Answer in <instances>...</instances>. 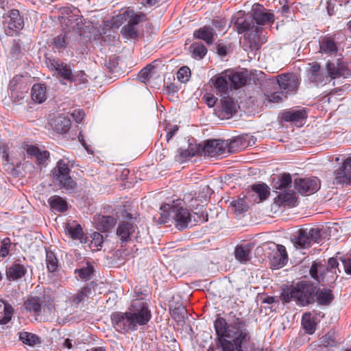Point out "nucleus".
<instances>
[{
    "instance_id": "obj_30",
    "label": "nucleus",
    "mask_w": 351,
    "mask_h": 351,
    "mask_svg": "<svg viewBox=\"0 0 351 351\" xmlns=\"http://www.w3.org/2000/svg\"><path fill=\"white\" fill-rule=\"evenodd\" d=\"M31 97L33 101L42 104L47 99V88L44 84H34L31 90Z\"/></svg>"
},
{
    "instance_id": "obj_50",
    "label": "nucleus",
    "mask_w": 351,
    "mask_h": 351,
    "mask_svg": "<svg viewBox=\"0 0 351 351\" xmlns=\"http://www.w3.org/2000/svg\"><path fill=\"white\" fill-rule=\"evenodd\" d=\"M278 201L288 206H295L297 201L295 193L292 191L281 193L278 195Z\"/></svg>"
},
{
    "instance_id": "obj_57",
    "label": "nucleus",
    "mask_w": 351,
    "mask_h": 351,
    "mask_svg": "<svg viewBox=\"0 0 351 351\" xmlns=\"http://www.w3.org/2000/svg\"><path fill=\"white\" fill-rule=\"evenodd\" d=\"M190 74V69L186 66H183L178 71V79L182 82H186L189 80Z\"/></svg>"
},
{
    "instance_id": "obj_33",
    "label": "nucleus",
    "mask_w": 351,
    "mask_h": 351,
    "mask_svg": "<svg viewBox=\"0 0 351 351\" xmlns=\"http://www.w3.org/2000/svg\"><path fill=\"white\" fill-rule=\"evenodd\" d=\"M333 300L334 295L330 289H327L326 288L319 289L317 287L315 302H317L319 305H329Z\"/></svg>"
},
{
    "instance_id": "obj_22",
    "label": "nucleus",
    "mask_w": 351,
    "mask_h": 351,
    "mask_svg": "<svg viewBox=\"0 0 351 351\" xmlns=\"http://www.w3.org/2000/svg\"><path fill=\"white\" fill-rule=\"evenodd\" d=\"M215 35V30L210 25H204L193 32L194 38L204 40L208 45L214 43Z\"/></svg>"
},
{
    "instance_id": "obj_58",
    "label": "nucleus",
    "mask_w": 351,
    "mask_h": 351,
    "mask_svg": "<svg viewBox=\"0 0 351 351\" xmlns=\"http://www.w3.org/2000/svg\"><path fill=\"white\" fill-rule=\"evenodd\" d=\"M186 313V310L184 307L176 308L173 311L172 317L176 322H180L184 319Z\"/></svg>"
},
{
    "instance_id": "obj_16",
    "label": "nucleus",
    "mask_w": 351,
    "mask_h": 351,
    "mask_svg": "<svg viewBox=\"0 0 351 351\" xmlns=\"http://www.w3.org/2000/svg\"><path fill=\"white\" fill-rule=\"evenodd\" d=\"M336 184H349L351 181V156H348L342 165L334 171Z\"/></svg>"
},
{
    "instance_id": "obj_25",
    "label": "nucleus",
    "mask_w": 351,
    "mask_h": 351,
    "mask_svg": "<svg viewBox=\"0 0 351 351\" xmlns=\"http://www.w3.org/2000/svg\"><path fill=\"white\" fill-rule=\"evenodd\" d=\"M301 322L303 328L308 334H313L317 326V313L314 311L304 313Z\"/></svg>"
},
{
    "instance_id": "obj_7",
    "label": "nucleus",
    "mask_w": 351,
    "mask_h": 351,
    "mask_svg": "<svg viewBox=\"0 0 351 351\" xmlns=\"http://www.w3.org/2000/svg\"><path fill=\"white\" fill-rule=\"evenodd\" d=\"M234 27L239 34L249 32L246 39L250 44H256L260 41V35L262 34L263 27L256 25L251 15L239 16L234 21Z\"/></svg>"
},
{
    "instance_id": "obj_28",
    "label": "nucleus",
    "mask_w": 351,
    "mask_h": 351,
    "mask_svg": "<svg viewBox=\"0 0 351 351\" xmlns=\"http://www.w3.org/2000/svg\"><path fill=\"white\" fill-rule=\"evenodd\" d=\"M252 250L251 245H238L234 249V257L241 263L245 264L251 258L250 252Z\"/></svg>"
},
{
    "instance_id": "obj_37",
    "label": "nucleus",
    "mask_w": 351,
    "mask_h": 351,
    "mask_svg": "<svg viewBox=\"0 0 351 351\" xmlns=\"http://www.w3.org/2000/svg\"><path fill=\"white\" fill-rule=\"evenodd\" d=\"M221 112L224 116L230 117L237 112L236 105L232 98L224 96L221 100Z\"/></svg>"
},
{
    "instance_id": "obj_18",
    "label": "nucleus",
    "mask_w": 351,
    "mask_h": 351,
    "mask_svg": "<svg viewBox=\"0 0 351 351\" xmlns=\"http://www.w3.org/2000/svg\"><path fill=\"white\" fill-rule=\"evenodd\" d=\"M277 82L280 88L289 92L295 91L299 84L298 77L293 73H283L277 76Z\"/></svg>"
},
{
    "instance_id": "obj_5",
    "label": "nucleus",
    "mask_w": 351,
    "mask_h": 351,
    "mask_svg": "<svg viewBox=\"0 0 351 351\" xmlns=\"http://www.w3.org/2000/svg\"><path fill=\"white\" fill-rule=\"evenodd\" d=\"M171 212L173 214L175 226L180 230L188 228L189 225L192 226L195 225V223H204L208 220V214L204 215L203 211L195 212L191 215L187 208L173 207Z\"/></svg>"
},
{
    "instance_id": "obj_19",
    "label": "nucleus",
    "mask_w": 351,
    "mask_h": 351,
    "mask_svg": "<svg viewBox=\"0 0 351 351\" xmlns=\"http://www.w3.org/2000/svg\"><path fill=\"white\" fill-rule=\"evenodd\" d=\"M27 154L31 158H35L38 165L46 167L50 161V153L47 150H40L38 147L29 145L26 149Z\"/></svg>"
},
{
    "instance_id": "obj_60",
    "label": "nucleus",
    "mask_w": 351,
    "mask_h": 351,
    "mask_svg": "<svg viewBox=\"0 0 351 351\" xmlns=\"http://www.w3.org/2000/svg\"><path fill=\"white\" fill-rule=\"evenodd\" d=\"M92 240H91V244L93 245L95 247H101L103 243V236L97 232H95L91 235Z\"/></svg>"
},
{
    "instance_id": "obj_23",
    "label": "nucleus",
    "mask_w": 351,
    "mask_h": 351,
    "mask_svg": "<svg viewBox=\"0 0 351 351\" xmlns=\"http://www.w3.org/2000/svg\"><path fill=\"white\" fill-rule=\"evenodd\" d=\"M276 249L273 251L270 259L274 267H281L286 265L288 261V255L284 245H276Z\"/></svg>"
},
{
    "instance_id": "obj_9",
    "label": "nucleus",
    "mask_w": 351,
    "mask_h": 351,
    "mask_svg": "<svg viewBox=\"0 0 351 351\" xmlns=\"http://www.w3.org/2000/svg\"><path fill=\"white\" fill-rule=\"evenodd\" d=\"M4 19L3 27L6 35L12 36L15 32L23 28V19L18 10H10Z\"/></svg>"
},
{
    "instance_id": "obj_39",
    "label": "nucleus",
    "mask_w": 351,
    "mask_h": 351,
    "mask_svg": "<svg viewBox=\"0 0 351 351\" xmlns=\"http://www.w3.org/2000/svg\"><path fill=\"white\" fill-rule=\"evenodd\" d=\"M93 282H90L81 289L76 294L72 296V301L75 304H79L82 301L88 298L92 294Z\"/></svg>"
},
{
    "instance_id": "obj_20",
    "label": "nucleus",
    "mask_w": 351,
    "mask_h": 351,
    "mask_svg": "<svg viewBox=\"0 0 351 351\" xmlns=\"http://www.w3.org/2000/svg\"><path fill=\"white\" fill-rule=\"evenodd\" d=\"M137 227L132 222L123 221L119 224L117 234L121 244L126 243L132 240V236Z\"/></svg>"
},
{
    "instance_id": "obj_21",
    "label": "nucleus",
    "mask_w": 351,
    "mask_h": 351,
    "mask_svg": "<svg viewBox=\"0 0 351 351\" xmlns=\"http://www.w3.org/2000/svg\"><path fill=\"white\" fill-rule=\"evenodd\" d=\"M18 260L6 268L5 275L9 281H16L23 278L27 274L26 267L18 263Z\"/></svg>"
},
{
    "instance_id": "obj_8",
    "label": "nucleus",
    "mask_w": 351,
    "mask_h": 351,
    "mask_svg": "<svg viewBox=\"0 0 351 351\" xmlns=\"http://www.w3.org/2000/svg\"><path fill=\"white\" fill-rule=\"evenodd\" d=\"M322 231L319 228H300L292 241L296 248L306 249L313 243H319L322 241Z\"/></svg>"
},
{
    "instance_id": "obj_12",
    "label": "nucleus",
    "mask_w": 351,
    "mask_h": 351,
    "mask_svg": "<svg viewBox=\"0 0 351 351\" xmlns=\"http://www.w3.org/2000/svg\"><path fill=\"white\" fill-rule=\"evenodd\" d=\"M326 69L328 75L332 79L338 77L346 78L351 75V69H350L348 62L345 61L343 58H338L335 62H328Z\"/></svg>"
},
{
    "instance_id": "obj_35",
    "label": "nucleus",
    "mask_w": 351,
    "mask_h": 351,
    "mask_svg": "<svg viewBox=\"0 0 351 351\" xmlns=\"http://www.w3.org/2000/svg\"><path fill=\"white\" fill-rule=\"evenodd\" d=\"M69 44L66 32H63L55 36L51 42L50 46L55 51L61 52L66 49Z\"/></svg>"
},
{
    "instance_id": "obj_40",
    "label": "nucleus",
    "mask_w": 351,
    "mask_h": 351,
    "mask_svg": "<svg viewBox=\"0 0 351 351\" xmlns=\"http://www.w3.org/2000/svg\"><path fill=\"white\" fill-rule=\"evenodd\" d=\"M51 208L58 212L63 213L68 209V204L66 200L58 195H53L48 199Z\"/></svg>"
},
{
    "instance_id": "obj_34",
    "label": "nucleus",
    "mask_w": 351,
    "mask_h": 351,
    "mask_svg": "<svg viewBox=\"0 0 351 351\" xmlns=\"http://www.w3.org/2000/svg\"><path fill=\"white\" fill-rule=\"evenodd\" d=\"M25 308L37 317L42 314V304L38 297H32L24 302Z\"/></svg>"
},
{
    "instance_id": "obj_36",
    "label": "nucleus",
    "mask_w": 351,
    "mask_h": 351,
    "mask_svg": "<svg viewBox=\"0 0 351 351\" xmlns=\"http://www.w3.org/2000/svg\"><path fill=\"white\" fill-rule=\"evenodd\" d=\"M116 223V219L112 216L101 215L98 217L96 221L97 230L102 232H107Z\"/></svg>"
},
{
    "instance_id": "obj_38",
    "label": "nucleus",
    "mask_w": 351,
    "mask_h": 351,
    "mask_svg": "<svg viewBox=\"0 0 351 351\" xmlns=\"http://www.w3.org/2000/svg\"><path fill=\"white\" fill-rule=\"evenodd\" d=\"M160 62L161 61L160 60H156L152 64L147 65L138 73V79L142 82L145 83L146 81L152 77V75L156 73L154 70Z\"/></svg>"
},
{
    "instance_id": "obj_56",
    "label": "nucleus",
    "mask_w": 351,
    "mask_h": 351,
    "mask_svg": "<svg viewBox=\"0 0 351 351\" xmlns=\"http://www.w3.org/2000/svg\"><path fill=\"white\" fill-rule=\"evenodd\" d=\"M119 64V58L110 56L108 60L105 61V66L110 72H114V69Z\"/></svg>"
},
{
    "instance_id": "obj_2",
    "label": "nucleus",
    "mask_w": 351,
    "mask_h": 351,
    "mask_svg": "<svg viewBox=\"0 0 351 351\" xmlns=\"http://www.w3.org/2000/svg\"><path fill=\"white\" fill-rule=\"evenodd\" d=\"M239 315H241L239 313ZM230 330L226 339L230 343L229 347L223 343L221 348H224L226 351H232L236 348V351H241L251 341V334L248 329L246 320L241 316H237L236 313L230 312Z\"/></svg>"
},
{
    "instance_id": "obj_63",
    "label": "nucleus",
    "mask_w": 351,
    "mask_h": 351,
    "mask_svg": "<svg viewBox=\"0 0 351 351\" xmlns=\"http://www.w3.org/2000/svg\"><path fill=\"white\" fill-rule=\"evenodd\" d=\"M72 116L76 122L80 123L84 119L85 114L83 110H75L72 113Z\"/></svg>"
},
{
    "instance_id": "obj_43",
    "label": "nucleus",
    "mask_w": 351,
    "mask_h": 351,
    "mask_svg": "<svg viewBox=\"0 0 351 351\" xmlns=\"http://www.w3.org/2000/svg\"><path fill=\"white\" fill-rule=\"evenodd\" d=\"M251 189L258 195L261 202L267 199L270 195V189L265 183L254 184L252 185Z\"/></svg>"
},
{
    "instance_id": "obj_3",
    "label": "nucleus",
    "mask_w": 351,
    "mask_h": 351,
    "mask_svg": "<svg viewBox=\"0 0 351 351\" xmlns=\"http://www.w3.org/2000/svg\"><path fill=\"white\" fill-rule=\"evenodd\" d=\"M317 286L309 280H302L295 286L283 290L281 300L288 303L293 300L300 306H306L315 302Z\"/></svg>"
},
{
    "instance_id": "obj_26",
    "label": "nucleus",
    "mask_w": 351,
    "mask_h": 351,
    "mask_svg": "<svg viewBox=\"0 0 351 351\" xmlns=\"http://www.w3.org/2000/svg\"><path fill=\"white\" fill-rule=\"evenodd\" d=\"M320 51L326 54H333L337 51V45L332 36L321 37L319 41Z\"/></svg>"
},
{
    "instance_id": "obj_48",
    "label": "nucleus",
    "mask_w": 351,
    "mask_h": 351,
    "mask_svg": "<svg viewBox=\"0 0 351 351\" xmlns=\"http://www.w3.org/2000/svg\"><path fill=\"white\" fill-rule=\"evenodd\" d=\"M230 206L236 215H241L246 212L248 209V206L244 198H238L237 199L232 201Z\"/></svg>"
},
{
    "instance_id": "obj_54",
    "label": "nucleus",
    "mask_w": 351,
    "mask_h": 351,
    "mask_svg": "<svg viewBox=\"0 0 351 351\" xmlns=\"http://www.w3.org/2000/svg\"><path fill=\"white\" fill-rule=\"evenodd\" d=\"M13 311V308L10 304L5 303L4 304L3 316L0 318L1 325H4L10 322L12 319Z\"/></svg>"
},
{
    "instance_id": "obj_27",
    "label": "nucleus",
    "mask_w": 351,
    "mask_h": 351,
    "mask_svg": "<svg viewBox=\"0 0 351 351\" xmlns=\"http://www.w3.org/2000/svg\"><path fill=\"white\" fill-rule=\"evenodd\" d=\"M66 231L73 239L80 240L81 243H83L87 242L88 238L85 237L80 224L75 223V221L73 223H67L66 225Z\"/></svg>"
},
{
    "instance_id": "obj_49",
    "label": "nucleus",
    "mask_w": 351,
    "mask_h": 351,
    "mask_svg": "<svg viewBox=\"0 0 351 351\" xmlns=\"http://www.w3.org/2000/svg\"><path fill=\"white\" fill-rule=\"evenodd\" d=\"M46 264L49 272L53 273L58 269V261L52 251L46 250Z\"/></svg>"
},
{
    "instance_id": "obj_62",
    "label": "nucleus",
    "mask_w": 351,
    "mask_h": 351,
    "mask_svg": "<svg viewBox=\"0 0 351 351\" xmlns=\"http://www.w3.org/2000/svg\"><path fill=\"white\" fill-rule=\"evenodd\" d=\"M340 259L343 265L345 272L347 274L351 275V258H341Z\"/></svg>"
},
{
    "instance_id": "obj_44",
    "label": "nucleus",
    "mask_w": 351,
    "mask_h": 351,
    "mask_svg": "<svg viewBox=\"0 0 351 351\" xmlns=\"http://www.w3.org/2000/svg\"><path fill=\"white\" fill-rule=\"evenodd\" d=\"M306 112L304 110L286 112L283 115V119L286 121H299L306 119Z\"/></svg>"
},
{
    "instance_id": "obj_45",
    "label": "nucleus",
    "mask_w": 351,
    "mask_h": 351,
    "mask_svg": "<svg viewBox=\"0 0 351 351\" xmlns=\"http://www.w3.org/2000/svg\"><path fill=\"white\" fill-rule=\"evenodd\" d=\"M245 147V143L241 137H237L229 143L227 141L226 153L233 154L241 151Z\"/></svg>"
},
{
    "instance_id": "obj_61",
    "label": "nucleus",
    "mask_w": 351,
    "mask_h": 351,
    "mask_svg": "<svg viewBox=\"0 0 351 351\" xmlns=\"http://www.w3.org/2000/svg\"><path fill=\"white\" fill-rule=\"evenodd\" d=\"M21 52V47L19 42L14 40L10 49V54L13 57H17Z\"/></svg>"
},
{
    "instance_id": "obj_1",
    "label": "nucleus",
    "mask_w": 351,
    "mask_h": 351,
    "mask_svg": "<svg viewBox=\"0 0 351 351\" xmlns=\"http://www.w3.org/2000/svg\"><path fill=\"white\" fill-rule=\"evenodd\" d=\"M110 317L116 331L127 334L136 331L139 326L147 324L152 318V312L145 300L136 299L133 300L128 311L114 312Z\"/></svg>"
},
{
    "instance_id": "obj_64",
    "label": "nucleus",
    "mask_w": 351,
    "mask_h": 351,
    "mask_svg": "<svg viewBox=\"0 0 351 351\" xmlns=\"http://www.w3.org/2000/svg\"><path fill=\"white\" fill-rule=\"evenodd\" d=\"M213 25L218 30H221L226 25V22L222 19H214L212 21Z\"/></svg>"
},
{
    "instance_id": "obj_32",
    "label": "nucleus",
    "mask_w": 351,
    "mask_h": 351,
    "mask_svg": "<svg viewBox=\"0 0 351 351\" xmlns=\"http://www.w3.org/2000/svg\"><path fill=\"white\" fill-rule=\"evenodd\" d=\"M123 15L125 17V20L128 19L129 23L134 26L147 20L145 14L141 12H135L134 10L130 8L123 12Z\"/></svg>"
},
{
    "instance_id": "obj_13",
    "label": "nucleus",
    "mask_w": 351,
    "mask_h": 351,
    "mask_svg": "<svg viewBox=\"0 0 351 351\" xmlns=\"http://www.w3.org/2000/svg\"><path fill=\"white\" fill-rule=\"evenodd\" d=\"M250 14L254 24L256 23L257 25L272 24L274 22V14L268 12L263 5L254 4Z\"/></svg>"
},
{
    "instance_id": "obj_41",
    "label": "nucleus",
    "mask_w": 351,
    "mask_h": 351,
    "mask_svg": "<svg viewBox=\"0 0 351 351\" xmlns=\"http://www.w3.org/2000/svg\"><path fill=\"white\" fill-rule=\"evenodd\" d=\"M19 338L21 341L29 346H34L41 342L37 335L25 331L19 332Z\"/></svg>"
},
{
    "instance_id": "obj_14",
    "label": "nucleus",
    "mask_w": 351,
    "mask_h": 351,
    "mask_svg": "<svg viewBox=\"0 0 351 351\" xmlns=\"http://www.w3.org/2000/svg\"><path fill=\"white\" fill-rule=\"evenodd\" d=\"M227 141L221 139H209L205 142L204 153L210 157L223 155L226 153Z\"/></svg>"
},
{
    "instance_id": "obj_53",
    "label": "nucleus",
    "mask_w": 351,
    "mask_h": 351,
    "mask_svg": "<svg viewBox=\"0 0 351 351\" xmlns=\"http://www.w3.org/2000/svg\"><path fill=\"white\" fill-rule=\"evenodd\" d=\"M121 33L128 38L135 39L138 36V30L135 26L129 23L122 27Z\"/></svg>"
},
{
    "instance_id": "obj_42",
    "label": "nucleus",
    "mask_w": 351,
    "mask_h": 351,
    "mask_svg": "<svg viewBox=\"0 0 351 351\" xmlns=\"http://www.w3.org/2000/svg\"><path fill=\"white\" fill-rule=\"evenodd\" d=\"M191 56L194 58L203 59L207 53L206 47L201 42H196L190 46Z\"/></svg>"
},
{
    "instance_id": "obj_55",
    "label": "nucleus",
    "mask_w": 351,
    "mask_h": 351,
    "mask_svg": "<svg viewBox=\"0 0 351 351\" xmlns=\"http://www.w3.org/2000/svg\"><path fill=\"white\" fill-rule=\"evenodd\" d=\"M11 245L12 242L9 237L2 239L0 246V256L1 258H4L9 254Z\"/></svg>"
},
{
    "instance_id": "obj_31",
    "label": "nucleus",
    "mask_w": 351,
    "mask_h": 351,
    "mask_svg": "<svg viewBox=\"0 0 351 351\" xmlns=\"http://www.w3.org/2000/svg\"><path fill=\"white\" fill-rule=\"evenodd\" d=\"M232 89H239L247 84V77L241 72H234L228 69Z\"/></svg>"
},
{
    "instance_id": "obj_47",
    "label": "nucleus",
    "mask_w": 351,
    "mask_h": 351,
    "mask_svg": "<svg viewBox=\"0 0 351 351\" xmlns=\"http://www.w3.org/2000/svg\"><path fill=\"white\" fill-rule=\"evenodd\" d=\"M95 271L93 265L90 263H86V266L80 269H76L75 274H77L80 278L84 280H88L91 278V276Z\"/></svg>"
},
{
    "instance_id": "obj_24",
    "label": "nucleus",
    "mask_w": 351,
    "mask_h": 351,
    "mask_svg": "<svg viewBox=\"0 0 351 351\" xmlns=\"http://www.w3.org/2000/svg\"><path fill=\"white\" fill-rule=\"evenodd\" d=\"M50 124L57 133L65 134L70 129L71 120L68 117L60 114L51 119Z\"/></svg>"
},
{
    "instance_id": "obj_52",
    "label": "nucleus",
    "mask_w": 351,
    "mask_h": 351,
    "mask_svg": "<svg viewBox=\"0 0 351 351\" xmlns=\"http://www.w3.org/2000/svg\"><path fill=\"white\" fill-rule=\"evenodd\" d=\"M291 182V175L289 173H283L275 183L274 187L276 189L282 190L290 186Z\"/></svg>"
},
{
    "instance_id": "obj_51",
    "label": "nucleus",
    "mask_w": 351,
    "mask_h": 351,
    "mask_svg": "<svg viewBox=\"0 0 351 351\" xmlns=\"http://www.w3.org/2000/svg\"><path fill=\"white\" fill-rule=\"evenodd\" d=\"M320 342L322 346L325 348L335 347L337 344L335 332L332 330L329 331L320 338Z\"/></svg>"
},
{
    "instance_id": "obj_11",
    "label": "nucleus",
    "mask_w": 351,
    "mask_h": 351,
    "mask_svg": "<svg viewBox=\"0 0 351 351\" xmlns=\"http://www.w3.org/2000/svg\"><path fill=\"white\" fill-rule=\"evenodd\" d=\"M295 190L302 195L315 193L320 189V180L317 178H297L294 180Z\"/></svg>"
},
{
    "instance_id": "obj_4",
    "label": "nucleus",
    "mask_w": 351,
    "mask_h": 351,
    "mask_svg": "<svg viewBox=\"0 0 351 351\" xmlns=\"http://www.w3.org/2000/svg\"><path fill=\"white\" fill-rule=\"evenodd\" d=\"M338 266L339 262L337 258L335 257L328 259L327 266L321 262L314 261L311 266L309 274L318 283L332 284L335 282L339 276L337 271L341 273Z\"/></svg>"
},
{
    "instance_id": "obj_46",
    "label": "nucleus",
    "mask_w": 351,
    "mask_h": 351,
    "mask_svg": "<svg viewBox=\"0 0 351 351\" xmlns=\"http://www.w3.org/2000/svg\"><path fill=\"white\" fill-rule=\"evenodd\" d=\"M66 81L73 83L75 86L85 85L88 84V80L84 71H79L73 73L71 72L70 79Z\"/></svg>"
},
{
    "instance_id": "obj_10",
    "label": "nucleus",
    "mask_w": 351,
    "mask_h": 351,
    "mask_svg": "<svg viewBox=\"0 0 351 351\" xmlns=\"http://www.w3.org/2000/svg\"><path fill=\"white\" fill-rule=\"evenodd\" d=\"M45 63L49 71L53 73V75L64 80L70 79L72 70L69 64L55 57H47Z\"/></svg>"
},
{
    "instance_id": "obj_59",
    "label": "nucleus",
    "mask_w": 351,
    "mask_h": 351,
    "mask_svg": "<svg viewBox=\"0 0 351 351\" xmlns=\"http://www.w3.org/2000/svg\"><path fill=\"white\" fill-rule=\"evenodd\" d=\"M178 152H179V160L180 161H183L184 160L186 159V158H191L193 156H195V151H193V149H178Z\"/></svg>"
},
{
    "instance_id": "obj_15",
    "label": "nucleus",
    "mask_w": 351,
    "mask_h": 351,
    "mask_svg": "<svg viewBox=\"0 0 351 351\" xmlns=\"http://www.w3.org/2000/svg\"><path fill=\"white\" fill-rule=\"evenodd\" d=\"M230 79L228 70L212 77L211 82L221 96L228 95L229 90H232Z\"/></svg>"
},
{
    "instance_id": "obj_6",
    "label": "nucleus",
    "mask_w": 351,
    "mask_h": 351,
    "mask_svg": "<svg viewBox=\"0 0 351 351\" xmlns=\"http://www.w3.org/2000/svg\"><path fill=\"white\" fill-rule=\"evenodd\" d=\"M70 171L68 165L63 160H58L51 171L54 183L67 193L73 192L77 187V182L71 177Z\"/></svg>"
},
{
    "instance_id": "obj_29",
    "label": "nucleus",
    "mask_w": 351,
    "mask_h": 351,
    "mask_svg": "<svg viewBox=\"0 0 351 351\" xmlns=\"http://www.w3.org/2000/svg\"><path fill=\"white\" fill-rule=\"evenodd\" d=\"M308 77L311 82L318 85L322 83L327 76L321 71L320 65L317 62H313L309 69Z\"/></svg>"
},
{
    "instance_id": "obj_17",
    "label": "nucleus",
    "mask_w": 351,
    "mask_h": 351,
    "mask_svg": "<svg viewBox=\"0 0 351 351\" xmlns=\"http://www.w3.org/2000/svg\"><path fill=\"white\" fill-rule=\"evenodd\" d=\"M214 327L217 335V346L221 348L222 343H224L230 347L231 344L226 339L230 328V322L228 323L226 319L222 317H218L214 322Z\"/></svg>"
}]
</instances>
